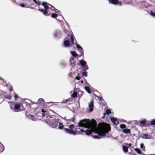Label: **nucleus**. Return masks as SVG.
<instances>
[{"label": "nucleus", "mask_w": 155, "mask_h": 155, "mask_svg": "<svg viewBox=\"0 0 155 155\" xmlns=\"http://www.w3.org/2000/svg\"><path fill=\"white\" fill-rule=\"evenodd\" d=\"M97 124L96 121L93 119L90 121L89 119H82L78 123V125L76 128L75 130H73L75 128L74 125L71 124L68 126L69 128H64L65 132L68 134L75 135L76 133L78 134H83L84 130L80 129V127H84L85 128H91V129H94L96 128Z\"/></svg>", "instance_id": "f257e3e1"}, {"label": "nucleus", "mask_w": 155, "mask_h": 155, "mask_svg": "<svg viewBox=\"0 0 155 155\" xmlns=\"http://www.w3.org/2000/svg\"><path fill=\"white\" fill-rule=\"evenodd\" d=\"M125 134H129L131 132V130L129 129H123L122 131Z\"/></svg>", "instance_id": "f8f14e48"}, {"label": "nucleus", "mask_w": 155, "mask_h": 155, "mask_svg": "<svg viewBox=\"0 0 155 155\" xmlns=\"http://www.w3.org/2000/svg\"><path fill=\"white\" fill-rule=\"evenodd\" d=\"M30 117L31 119H33L35 118V116L32 115H30Z\"/></svg>", "instance_id": "37998d69"}, {"label": "nucleus", "mask_w": 155, "mask_h": 155, "mask_svg": "<svg viewBox=\"0 0 155 155\" xmlns=\"http://www.w3.org/2000/svg\"><path fill=\"white\" fill-rule=\"evenodd\" d=\"M42 5L44 7L45 10L47 11L48 9L50 8V7H49L48 5L51 6L52 8H51V9L54 10L55 8L54 7L52 6L49 3H47L46 2H43L42 4Z\"/></svg>", "instance_id": "39448f33"}, {"label": "nucleus", "mask_w": 155, "mask_h": 155, "mask_svg": "<svg viewBox=\"0 0 155 155\" xmlns=\"http://www.w3.org/2000/svg\"><path fill=\"white\" fill-rule=\"evenodd\" d=\"M75 120V118L74 117H72V118H71L70 120L72 121V122H74Z\"/></svg>", "instance_id": "79ce46f5"}, {"label": "nucleus", "mask_w": 155, "mask_h": 155, "mask_svg": "<svg viewBox=\"0 0 155 155\" xmlns=\"http://www.w3.org/2000/svg\"><path fill=\"white\" fill-rule=\"evenodd\" d=\"M110 120L111 121L114 123H115L117 121V119L114 117H111L110 118Z\"/></svg>", "instance_id": "412c9836"}, {"label": "nucleus", "mask_w": 155, "mask_h": 155, "mask_svg": "<svg viewBox=\"0 0 155 155\" xmlns=\"http://www.w3.org/2000/svg\"><path fill=\"white\" fill-rule=\"evenodd\" d=\"M44 100L42 98H40L38 99L37 103H38V104H40L42 105L44 104Z\"/></svg>", "instance_id": "4468645a"}, {"label": "nucleus", "mask_w": 155, "mask_h": 155, "mask_svg": "<svg viewBox=\"0 0 155 155\" xmlns=\"http://www.w3.org/2000/svg\"><path fill=\"white\" fill-rule=\"evenodd\" d=\"M150 14L152 16H155V13L153 12L152 11H151L150 12Z\"/></svg>", "instance_id": "58836bf2"}, {"label": "nucleus", "mask_w": 155, "mask_h": 155, "mask_svg": "<svg viewBox=\"0 0 155 155\" xmlns=\"http://www.w3.org/2000/svg\"><path fill=\"white\" fill-rule=\"evenodd\" d=\"M84 89L88 93H91V91L90 90V89L89 87L87 86H85L84 87Z\"/></svg>", "instance_id": "f3484780"}, {"label": "nucleus", "mask_w": 155, "mask_h": 155, "mask_svg": "<svg viewBox=\"0 0 155 155\" xmlns=\"http://www.w3.org/2000/svg\"><path fill=\"white\" fill-rule=\"evenodd\" d=\"M40 12H42L43 13V14L46 16H48L49 15V14L48 13V12L45 9L44 10L42 8H40L38 10Z\"/></svg>", "instance_id": "0eeeda50"}, {"label": "nucleus", "mask_w": 155, "mask_h": 155, "mask_svg": "<svg viewBox=\"0 0 155 155\" xmlns=\"http://www.w3.org/2000/svg\"><path fill=\"white\" fill-rule=\"evenodd\" d=\"M72 66H74L75 65V64L76 63V62L75 61V60H74L73 61L71 62H70Z\"/></svg>", "instance_id": "c756f323"}, {"label": "nucleus", "mask_w": 155, "mask_h": 155, "mask_svg": "<svg viewBox=\"0 0 155 155\" xmlns=\"http://www.w3.org/2000/svg\"><path fill=\"white\" fill-rule=\"evenodd\" d=\"M51 103V104H52V102H51V103Z\"/></svg>", "instance_id": "603ef678"}, {"label": "nucleus", "mask_w": 155, "mask_h": 155, "mask_svg": "<svg viewBox=\"0 0 155 155\" xmlns=\"http://www.w3.org/2000/svg\"><path fill=\"white\" fill-rule=\"evenodd\" d=\"M111 110L109 109H107L106 110V113L107 114L109 115L111 114Z\"/></svg>", "instance_id": "c85d7f7f"}, {"label": "nucleus", "mask_w": 155, "mask_h": 155, "mask_svg": "<svg viewBox=\"0 0 155 155\" xmlns=\"http://www.w3.org/2000/svg\"><path fill=\"white\" fill-rule=\"evenodd\" d=\"M92 131L91 130L87 129L85 130H84V132H83V134H84V133H85L86 135H90L92 134Z\"/></svg>", "instance_id": "1a4fd4ad"}, {"label": "nucleus", "mask_w": 155, "mask_h": 155, "mask_svg": "<svg viewBox=\"0 0 155 155\" xmlns=\"http://www.w3.org/2000/svg\"><path fill=\"white\" fill-rule=\"evenodd\" d=\"M126 145H128V146L129 147H131L132 146V144L131 143H129L128 144L126 143Z\"/></svg>", "instance_id": "49530a36"}, {"label": "nucleus", "mask_w": 155, "mask_h": 155, "mask_svg": "<svg viewBox=\"0 0 155 155\" xmlns=\"http://www.w3.org/2000/svg\"><path fill=\"white\" fill-rule=\"evenodd\" d=\"M98 99L100 101H101L102 100V99L101 97H98Z\"/></svg>", "instance_id": "8fccbe9b"}, {"label": "nucleus", "mask_w": 155, "mask_h": 155, "mask_svg": "<svg viewBox=\"0 0 155 155\" xmlns=\"http://www.w3.org/2000/svg\"><path fill=\"white\" fill-rule=\"evenodd\" d=\"M119 124V121L117 120V122H116L115 123H114V124L117 125Z\"/></svg>", "instance_id": "de8ad7c7"}, {"label": "nucleus", "mask_w": 155, "mask_h": 155, "mask_svg": "<svg viewBox=\"0 0 155 155\" xmlns=\"http://www.w3.org/2000/svg\"><path fill=\"white\" fill-rule=\"evenodd\" d=\"M135 150L138 154H141V152L140 150L138 148H136L135 149Z\"/></svg>", "instance_id": "5701e85b"}, {"label": "nucleus", "mask_w": 155, "mask_h": 155, "mask_svg": "<svg viewBox=\"0 0 155 155\" xmlns=\"http://www.w3.org/2000/svg\"><path fill=\"white\" fill-rule=\"evenodd\" d=\"M8 89L10 92L11 91L13 90V87L12 85L9 86L8 87Z\"/></svg>", "instance_id": "2f4dec72"}, {"label": "nucleus", "mask_w": 155, "mask_h": 155, "mask_svg": "<svg viewBox=\"0 0 155 155\" xmlns=\"http://www.w3.org/2000/svg\"><path fill=\"white\" fill-rule=\"evenodd\" d=\"M80 78V77L79 76H76L75 77V79L78 80H79Z\"/></svg>", "instance_id": "a18cd8bd"}, {"label": "nucleus", "mask_w": 155, "mask_h": 155, "mask_svg": "<svg viewBox=\"0 0 155 155\" xmlns=\"http://www.w3.org/2000/svg\"><path fill=\"white\" fill-rule=\"evenodd\" d=\"M54 35L55 37H56L58 36L57 33H55L54 34Z\"/></svg>", "instance_id": "09e8293b"}, {"label": "nucleus", "mask_w": 155, "mask_h": 155, "mask_svg": "<svg viewBox=\"0 0 155 155\" xmlns=\"http://www.w3.org/2000/svg\"><path fill=\"white\" fill-rule=\"evenodd\" d=\"M84 67L83 68V70L84 71H86L88 69V67L87 65H85L84 66Z\"/></svg>", "instance_id": "72a5a7b5"}, {"label": "nucleus", "mask_w": 155, "mask_h": 155, "mask_svg": "<svg viewBox=\"0 0 155 155\" xmlns=\"http://www.w3.org/2000/svg\"><path fill=\"white\" fill-rule=\"evenodd\" d=\"M20 6H21V7H25L26 8H28V7H27V6H25V5L24 4H20L19 5Z\"/></svg>", "instance_id": "4c0bfd02"}, {"label": "nucleus", "mask_w": 155, "mask_h": 155, "mask_svg": "<svg viewBox=\"0 0 155 155\" xmlns=\"http://www.w3.org/2000/svg\"><path fill=\"white\" fill-rule=\"evenodd\" d=\"M33 1L35 2V4L38 6H39L41 4V3L39 1H36V0H33Z\"/></svg>", "instance_id": "b1692460"}, {"label": "nucleus", "mask_w": 155, "mask_h": 155, "mask_svg": "<svg viewBox=\"0 0 155 155\" xmlns=\"http://www.w3.org/2000/svg\"><path fill=\"white\" fill-rule=\"evenodd\" d=\"M71 54L72 56L74 57H80V56H79V55L80 54H77V53L73 51H71Z\"/></svg>", "instance_id": "9b49d317"}, {"label": "nucleus", "mask_w": 155, "mask_h": 155, "mask_svg": "<svg viewBox=\"0 0 155 155\" xmlns=\"http://www.w3.org/2000/svg\"><path fill=\"white\" fill-rule=\"evenodd\" d=\"M42 115L43 119L49 125L55 127L58 126V124H61L59 122L60 119L54 116L49 115L48 111H45L44 109L41 110Z\"/></svg>", "instance_id": "f03ea898"}, {"label": "nucleus", "mask_w": 155, "mask_h": 155, "mask_svg": "<svg viewBox=\"0 0 155 155\" xmlns=\"http://www.w3.org/2000/svg\"><path fill=\"white\" fill-rule=\"evenodd\" d=\"M30 8H34L35 7V6H34V4H31L30 5Z\"/></svg>", "instance_id": "c9c22d12"}, {"label": "nucleus", "mask_w": 155, "mask_h": 155, "mask_svg": "<svg viewBox=\"0 0 155 155\" xmlns=\"http://www.w3.org/2000/svg\"><path fill=\"white\" fill-rule=\"evenodd\" d=\"M4 147L3 144L0 142V153L4 151Z\"/></svg>", "instance_id": "2eb2a0df"}, {"label": "nucleus", "mask_w": 155, "mask_h": 155, "mask_svg": "<svg viewBox=\"0 0 155 155\" xmlns=\"http://www.w3.org/2000/svg\"><path fill=\"white\" fill-rule=\"evenodd\" d=\"M147 122V121L145 120H141L140 121V123L142 125H144L145 126V124Z\"/></svg>", "instance_id": "4be33fe9"}, {"label": "nucleus", "mask_w": 155, "mask_h": 155, "mask_svg": "<svg viewBox=\"0 0 155 155\" xmlns=\"http://www.w3.org/2000/svg\"><path fill=\"white\" fill-rule=\"evenodd\" d=\"M5 97L10 99L12 98V96L10 95H8L5 96Z\"/></svg>", "instance_id": "bb28decb"}, {"label": "nucleus", "mask_w": 155, "mask_h": 155, "mask_svg": "<svg viewBox=\"0 0 155 155\" xmlns=\"http://www.w3.org/2000/svg\"><path fill=\"white\" fill-rule=\"evenodd\" d=\"M81 83H83V81H81Z\"/></svg>", "instance_id": "3c124183"}, {"label": "nucleus", "mask_w": 155, "mask_h": 155, "mask_svg": "<svg viewBox=\"0 0 155 155\" xmlns=\"http://www.w3.org/2000/svg\"><path fill=\"white\" fill-rule=\"evenodd\" d=\"M63 127H64V126H63V125H62V126H60L59 127V128L60 129H63Z\"/></svg>", "instance_id": "c03bdc74"}, {"label": "nucleus", "mask_w": 155, "mask_h": 155, "mask_svg": "<svg viewBox=\"0 0 155 155\" xmlns=\"http://www.w3.org/2000/svg\"><path fill=\"white\" fill-rule=\"evenodd\" d=\"M70 36V35H68V36Z\"/></svg>", "instance_id": "864d4df0"}, {"label": "nucleus", "mask_w": 155, "mask_h": 155, "mask_svg": "<svg viewBox=\"0 0 155 155\" xmlns=\"http://www.w3.org/2000/svg\"><path fill=\"white\" fill-rule=\"evenodd\" d=\"M67 38H66L65 40L64 41L63 43L65 47H68L70 45V41L66 39Z\"/></svg>", "instance_id": "6e6552de"}, {"label": "nucleus", "mask_w": 155, "mask_h": 155, "mask_svg": "<svg viewBox=\"0 0 155 155\" xmlns=\"http://www.w3.org/2000/svg\"><path fill=\"white\" fill-rule=\"evenodd\" d=\"M18 97V96L17 94H15L14 95V97L15 99H17Z\"/></svg>", "instance_id": "a19ab883"}, {"label": "nucleus", "mask_w": 155, "mask_h": 155, "mask_svg": "<svg viewBox=\"0 0 155 155\" xmlns=\"http://www.w3.org/2000/svg\"><path fill=\"white\" fill-rule=\"evenodd\" d=\"M77 47L78 48L80 49V50H78L80 52V54L79 55V56H82L84 54V52H83V48L79 44L77 45Z\"/></svg>", "instance_id": "423d86ee"}, {"label": "nucleus", "mask_w": 155, "mask_h": 155, "mask_svg": "<svg viewBox=\"0 0 155 155\" xmlns=\"http://www.w3.org/2000/svg\"><path fill=\"white\" fill-rule=\"evenodd\" d=\"M82 74L83 76L87 77V72L86 71H84L82 73Z\"/></svg>", "instance_id": "473e14b6"}, {"label": "nucleus", "mask_w": 155, "mask_h": 155, "mask_svg": "<svg viewBox=\"0 0 155 155\" xmlns=\"http://www.w3.org/2000/svg\"><path fill=\"white\" fill-rule=\"evenodd\" d=\"M21 105L17 103L12 102L10 105V108L15 111H18L21 107Z\"/></svg>", "instance_id": "20e7f679"}, {"label": "nucleus", "mask_w": 155, "mask_h": 155, "mask_svg": "<svg viewBox=\"0 0 155 155\" xmlns=\"http://www.w3.org/2000/svg\"><path fill=\"white\" fill-rule=\"evenodd\" d=\"M71 45L74 44V38L73 35H71Z\"/></svg>", "instance_id": "a211bd4d"}, {"label": "nucleus", "mask_w": 155, "mask_h": 155, "mask_svg": "<svg viewBox=\"0 0 155 155\" xmlns=\"http://www.w3.org/2000/svg\"><path fill=\"white\" fill-rule=\"evenodd\" d=\"M150 123L149 122H147L145 124V126H147L148 127H150Z\"/></svg>", "instance_id": "f704fd0d"}, {"label": "nucleus", "mask_w": 155, "mask_h": 155, "mask_svg": "<svg viewBox=\"0 0 155 155\" xmlns=\"http://www.w3.org/2000/svg\"><path fill=\"white\" fill-rule=\"evenodd\" d=\"M151 125H155V120H153L150 122Z\"/></svg>", "instance_id": "7c9ffc66"}, {"label": "nucleus", "mask_w": 155, "mask_h": 155, "mask_svg": "<svg viewBox=\"0 0 155 155\" xmlns=\"http://www.w3.org/2000/svg\"><path fill=\"white\" fill-rule=\"evenodd\" d=\"M51 16L52 18H54L57 17L58 15L55 13H53L52 14Z\"/></svg>", "instance_id": "cd10ccee"}, {"label": "nucleus", "mask_w": 155, "mask_h": 155, "mask_svg": "<svg viewBox=\"0 0 155 155\" xmlns=\"http://www.w3.org/2000/svg\"><path fill=\"white\" fill-rule=\"evenodd\" d=\"M153 155H155V154H153Z\"/></svg>", "instance_id": "5fc2aeb1"}, {"label": "nucleus", "mask_w": 155, "mask_h": 155, "mask_svg": "<svg viewBox=\"0 0 155 155\" xmlns=\"http://www.w3.org/2000/svg\"><path fill=\"white\" fill-rule=\"evenodd\" d=\"M77 96V92L76 91H74L73 92V94L71 95V96L72 97H76Z\"/></svg>", "instance_id": "aec40b11"}, {"label": "nucleus", "mask_w": 155, "mask_h": 155, "mask_svg": "<svg viewBox=\"0 0 155 155\" xmlns=\"http://www.w3.org/2000/svg\"><path fill=\"white\" fill-rule=\"evenodd\" d=\"M80 64L82 67L84 66L87 63L84 60H81L80 61Z\"/></svg>", "instance_id": "ddd939ff"}, {"label": "nucleus", "mask_w": 155, "mask_h": 155, "mask_svg": "<svg viewBox=\"0 0 155 155\" xmlns=\"http://www.w3.org/2000/svg\"><path fill=\"white\" fill-rule=\"evenodd\" d=\"M74 58L72 57L70 58L69 61L70 62H71L74 60Z\"/></svg>", "instance_id": "ea45409f"}, {"label": "nucleus", "mask_w": 155, "mask_h": 155, "mask_svg": "<svg viewBox=\"0 0 155 155\" xmlns=\"http://www.w3.org/2000/svg\"><path fill=\"white\" fill-rule=\"evenodd\" d=\"M122 148L123 150L125 153H127L128 152V148L127 147L125 146L124 145H123Z\"/></svg>", "instance_id": "dca6fc26"}, {"label": "nucleus", "mask_w": 155, "mask_h": 155, "mask_svg": "<svg viewBox=\"0 0 155 155\" xmlns=\"http://www.w3.org/2000/svg\"><path fill=\"white\" fill-rule=\"evenodd\" d=\"M71 101V99L70 98L67 99H65V100H63L61 102V103H67V102H68V101Z\"/></svg>", "instance_id": "6ab92c4d"}, {"label": "nucleus", "mask_w": 155, "mask_h": 155, "mask_svg": "<svg viewBox=\"0 0 155 155\" xmlns=\"http://www.w3.org/2000/svg\"><path fill=\"white\" fill-rule=\"evenodd\" d=\"M89 107L90 108V110L91 111H92L93 109V101H91L89 103Z\"/></svg>", "instance_id": "9d476101"}, {"label": "nucleus", "mask_w": 155, "mask_h": 155, "mask_svg": "<svg viewBox=\"0 0 155 155\" xmlns=\"http://www.w3.org/2000/svg\"><path fill=\"white\" fill-rule=\"evenodd\" d=\"M120 127L121 128L125 129L126 128V126L124 124H121L120 125Z\"/></svg>", "instance_id": "393cba45"}, {"label": "nucleus", "mask_w": 155, "mask_h": 155, "mask_svg": "<svg viewBox=\"0 0 155 155\" xmlns=\"http://www.w3.org/2000/svg\"><path fill=\"white\" fill-rule=\"evenodd\" d=\"M143 138L144 139H149V137H148V136L146 134H144L143 135Z\"/></svg>", "instance_id": "a878e982"}, {"label": "nucleus", "mask_w": 155, "mask_h": 155, "mask_svg": "<svg viewBox=\"0 0 155 155\" xmlns=\"http://www.w3.org/2000/svg\"><path fill=\"white\" fill-rule=\"evenodd\" d=\"M110 130V125L104 124L101 126L99 130L97 131V134L98 135H94L93 137L95 138L99 139L101 137L104 136Z\"/></svg>", "instance_id": "7ed1b4c3"}, {"label": "nucleus", "mask_w": 155, "mask_h": 155, "mask_svg": "<svg viewBox=\"0 0 155 155\" xmlns=\"http://www.w3.org/2000/svg\"><path fill=\"white\" fill-rule=\"evenodd\" d=\"M140 147L143 150L144 149L145 147L144 146V145L143 143H141L140 144Z\"/></svg>", "instance_id": "e433bc0d"}]
</instances>
